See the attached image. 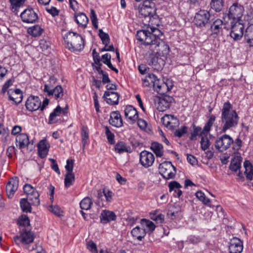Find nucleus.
Returning a JSON list of instances; mask_svg holds the SVG:
<instances>
[{
  "instance_id": "b1692460",
  "label": "nucleus",
  "mask_w": 253,
  "mask_h": 253,
  "mask_svg": "<svg viewBox=\"0 0 253 253\" xmlns=\"http://www.w3.org/2000/svg\"><path fill=\"white\" fill-rule=\"evenodd\" d=\"M162 121L170 129H174L178 124V120L173 115H166L162 118Z\"/></svg>"
},
{
  "instance_id": "37998d69",
  "label": "nucleus",
  "mask_w": 253,
  "mask_h": 253,
  "mask_svg": "<svg viewBox=\"0 0 253 253\" xmlns=\"http://www.w3.org/2000/svg\"><path fill=\"white\" fill-rule=\"evenodd\" d=\"M196 197L201 201L204 205H207L209 207H211L210 204V200L206 197L205 194L201 191H197L195 193Z\"/></svg>"
},
{
  "instance_id": "680f3d73",
  "label": "nucleus",
  "mask_w": 253,
  "mask_h": 253,
  "mask_svg": "<svg viewBox=\"0 0 253 253\" xmlns=\"http://www.w3.org/2000/svg\"><path fill=\"white\" fill-rule=\"evenodd\" d=\"M49 211L58 216H60L62 215V211L57 206H51L50 207Z\"/></svg>"
},
{
  "instance_id": "c85d7f7f",
  "label": "nucleus",
  "mask_w": 253,
  "mask_h": 253,
  "mask_svg": "<svg viewBox=\"0 0 253 253\" xmlns=\"http://www.w3.org/2000/svg\"><path fill=\"white\" fill-rule=\"evenodd\" d=\"M244 39L249 46H253V24L246 28L244 33Z\"/></svg>"
},
{
  "instance_id": "c9c22d12",
  "label": "nucleus",
  "mask_w": 253,
  "mask_h": 253,
  "mask_svg": "<svg viewBox=\"0 0 253 253\" xmlns=\"http://www.w3.org/2000/svg\"><path fill=\"white\" fill-rule=\"evenodd\" d=\"M245 169V174L247 179L251 180L253 178V166L248 160H246L244 163Z\"/></svg>"
},
{
  "instance_id": "dca6fc26",
  "label": "nucleus",
  "mask_w": 253,
  "mask_h": 253,
  "mask_svg": "<svg viewBox=\"0 0 253 253\" xmlns=\"http://www.w3.org/2000/svg\"><path fill=\"white\" fill-rule=\"evenodd\" d=\"M68 105L64 108H62L60 105H58L51 112L49 115L48 119V124H53L57 122L58 119L57 117L59 116L60 114H63L64 115H67L68 113Z\"/></svg>"
},
{
  "instance_id": "338daca9",
  "label": "nucleus",
  "mask_w": 253,
  "mask_h": 253,
  "mask_svg": "<svg viewBox=\"0 0 253 253\" xmlns=\"http://www.w3.org/2000/svg\"><path fill=\"white\" fill-rule=\"evenodd\" d=\"M187 161L188 163H189L191 165L194 166L197 164L198 161L195 157L194 156L190 155V154H187Z\"/></svg>"
},
{
  "instance_id": "2eb2a0df",
  "label": "nucleus",
  "mask_w": 253,
  "mask_h": 253,
  "mask_svg": "<svg viewBox=\"0 0 253 253\" xmlns=\"http://www.w3.org/2000/svg\"><path fill=\"white\" fill-rule=\"evenodd\" d=\"M124 112L126 119L130 124H134L138 120V112L132 106H126L124 110Z\"/></svg>"
},
{
  "instance_id": "de8ad7c7",
  "label": "nucleus",
  "mask_w": 253,
  "mask_h": 253,
  "mask_svg": "<svg viewBox=\"0 0 253 253\" xmlns=\"http://www.w3.org/2000/svg\"><path fill=\"white\" fill-rule=\"evenodd\" d=\"M215 120V116L214 115L210 116L209 119L204 126V132H210Z\"/></svg>"
},
{
  "instance_id": "7c9ffc66",
  "label": "nucleus",
  "mask_w": 253,
  "mask_h": 253,
  "mask_svg": "<svg viewBox=\"0 0 253 253\" xmlns=\"http://www.w3.org/2000/svg\"><path fill=\"white\" fill-rule=\"evenodd\" d=\"M132 237L138 241H141L146 236V232L144 228H141L139 226H136L133 228L131 231Z\"/></svg>"
},
{
  "instance_id": "052dcab7",
  "label": "nucleus",
  "mask_w": 253,
  "mask_h": 253,
  "mask_svg": "<svg viewBox=\"0 0 253 253\" xmlns=\"http://www.w3.org/2000/svg\"><path fill=\"white\" fill-rule=\"evenodd\" d=\"M74 161L72 159H68L66 161V165L65 167L67 172L73 173Z\"/></svg>"
},
{
  "instance_id": "72a5a7b5",
  "label": "nucleus",
  "mask_w": 253,
  "mask_h": 253,
  "mask_svg": "<svg viewBox=\"0 0 253 253\" xmlns=\"http://www.w3.org/2000/svg\"><path fill=\"white\" fill-rule=\"evenodd\" d=\"M75 20L77 23L82 27H85L88 21V19L84 13H79L75 15Z\"/></svg>"
},
{
  "instance_id": "f03ea898",
  "label": "nucleus",
  "mask_w": 253,
  "mask_h": 253,
  "mask_svg": "<svg viewBox=\"0 0 253 253\" xmlns=\"http://www.w3.org/2000/svg\"><path fill=\"white\" fill-rule=\"evenodd\" d=\"M221 121L223 124L221 132H225L228 129L235 127L239 122V117L229 101L225 102L221 109Z\"/></svg>"
},
{
  "instance_id": "5701e85b",
  "label": "nucleus",
  "mask_w": 253,
  "mask_h": 253,
  "mask_svg": "<svg viewBox=\"0 0 253 253\" xmlns=\"http://www.w3.org/2000/svg\"><path fill=\"white\" fill-rule=\"evenodd\" d=\"M20 238L23 243L26 244L33 242L35 236L33 232L31 231L30 228H25L21 231Z\"/></svg>"
},
{
  "instance_id": "0e129e2a",
  "label": "nucleus",
  "mask_w": 253,
  "mask_h": 253,
  "mask_svg": "<svg viewBox=\"0 0 253 253\" xmlns=\"http://www.w3.org/2000/svg\"><path fill=\"white\" fill-rule=\"evenodd\" d=\"M87 249L92 253H98L96 244L92 241L87 242Z\"/></svg>"
},
{
  "instance_id": "6e6d98bb",
  "label": "nucleus",
  "mask_w": 253,
  "mask_h": 253,
  "mask_svg": "<svg viewBox=\"0 0 253 253\" xmlns=\"http://www.w3.org/2000/svg\"><path fill=\"white\" fill-rule=\"evenodd\" d=\"M181 212V208L179 206L177 207V210L172 211L169 210L168 212V215L169 216L170 218L174 220L178 217H179Z\"/></svg>"
},
{
  "instance_id": "ddd939ff",
  "label": "nucleus",
  "mask_w": 253,
  "mask_h": 253,
  "mask_svg": "<svg viewBox=\"0 0 253 253\" xmlns=\"http://www.w3.org/2000/svg\"><path fill=\"white\" fill-rule=\"evenodd\" d=\"M139 157L140 164L145 168L151 167L155 160L154 155L147 151H142L140 153Z\"/></svg>"
},
{
  "instance_id": "09e8293b",
  "label": "nucleus",
  "mask_w": 253,
  "mask_h": 253,
  "mask_svg": "<svg viewBox=\"0 0 253 253\" xmlns=\"http://www.w3.org/2000/svg\"><path fill=\"white\" fill-rule=\"evenodd\" d=\"M141 223L142 225L146 226L148 228L150 234L153 232L156 228V226L152 221L146 219H142Z\"/></svg>"
},
{
  "instance_id": "f3484780",
  "label": "nucleus",
  "mask_w": 253,
  "mask_h": 253,
  "mask_svg": "<svg viewBox=\"0 0 253 253\" xmlns=\"http://www.w3.org/2000/svg\"><path fill=\"white\" fill-rule=\"evenodd\" d=\"M41 101L38 96H30L27 99L25 106L30 111H36L41 107Z\"/></svg>"
},
{
  "instance_id": "0eeeda50",
  "label": "nucleus",
  "mask_w": 253,
  "mask_h": 253,
  "mask_svg": "<svg viewBox=\"0 0 253 253\" xmlns=\"http://www.w3.org/2000/svg\"><path fill=\"white\" fill-rule=\"evenodd\" d=\"M14 82L15 78L13 76L4 83L1 90V92L3 94L7 92L8 99L12 101L13 104H16V85L11 88L10 87L13 85Z\"/></svg>"
},
{
  "instance_id": "7ed1b4c3",
  "label": "nucleus",
  "mask_w": 253,
  "mask_h": 253,
  "mask_svg": "<svg viewBox=\"0 0 253 253\" xmlns=\"http://www.w3.org/2000/svg\"><path fill=\"white\" fill-rule=\"evenodd\" d=\"M64 39L66 47L71 51H80L84 47V39L77 33L69 32L65 35Z\"/></svg>"
},
{
  "instance_id": "13d9d810",
  "label": "nucleus",
  "mask_w": 253,
  "mask_h": 253,
  "mask_svg": "<svg viewBox=\"0 0 253 253\" xmlns=\"http://www.w3.org/2000/svg\"><path fill=\"white\" fill-rule=\"evenodd\" d=\"M200 143L202 149L204 151L208 149L210 145V140L205 136L201 137Z\"/></svg>"
},
{
  "instance_id": "e433bc0d",
  "label": "nucleus",
  "mask_w": 253,
  "mask_h": 253,
  "mask_svg": "<svg viewBox=\"0 0 253 253\" xmlns=\"http://www.w3.org/2000/svg\"><path fill=\"white\" fill-rule=\"evenodd\" d=\"M241 157L240 156L234 157L231 161L229 169L233 171L236 172L241 167Z\"/></svg>"
},
{
  "instance_id": "6e6552de",
  "label": "nucleus",
  "mask_w": 253,
  "mask_h": 253,
  "mask_svg": "<svg viewBox=\"0 0 253 253\" xmlns=\"http://www.w3.org/2000/svg\"><path fill=\"white\" fill-rule=\"evenodd\" d=\"M174 101L173 98L169 95H164L159 97L155 100L157 109L159 111L164 112L170 107Z\"/></svg>"
},
{
  "instance_id": "4be33fe9",
  "label": "nucleus",
  "mask_w": 253,
  "mask_h": 253,
  "mask_svg": "<svg viewBox=\"0 0 253 253\" xmlns=\"http://www.w3.org/2000/svg\"><path fill=\"white\" fill-rule=\"evenodd\" d=\"M17 129H18V130H17V138H18L19 148L23 149L29 144V137L26 133H20L22 130L21 126L17 125Z\"/></svg>"
},
{
  "instance_id": "f8f14e48",
  "label": "nucleus",
  "mask_w": 253,
  "mask_h": 253,
  "mask_svg": "<svg viewBox=\"0 0 253 253\" xmlns=\"http://www.w3.org/2000/svg\"><path fill=\"white\" fill-rule=\"evenodd\" d=\"M244 11V7L238 3H234L229 8L228 17L229 19H237L238 21L242 17Z\"/></svg>"
},
{
  "instance_id": "774afa93",
  "label": "nucleus",
  "mask_w": 253,
  "mask_h": 253,
  "mask_svg": "<svg viewBox=\"0 0 253 253\" xmlns=\"http://www.w3.org/2000/svg\"><path fill=\"white\" fill-rule=\"evenodd\" d=\"M53 89V86L50 84H45L44 85L43 91L44 92H46L47 95L50 96L52 94L51 91Z\"/></svg>"
},
{
  "instance_id": "a211bd4d",
  "label": "nucleus",
  "mask_w": 253,
  "mask_h": 253,
  "mask_svg": "<svg viewBox=\"0 0 253 253\" xmlns=\"http://www.w3.org/2000/svg\"><path fill=\"white\" fill-rule=\"evenodd\" d=\"M243 249V243L239 238L234 237L230 240L228 245L229 253H241Z\"/></svg>"
},
{
  "instance_id": "9d476101",
  "label": "nucleus",
  "mask_w": 253,
  "mask_h": 253,
  "mask_svg": "<svg viewBox=\"0 0 253 253\" xmlns=\"http://www.w3.org/2000/svg\"><path fill=\"white\" fill-rule=\"evenodd\" d=\"M244 33V25L242 23L237 21L232 25L230 35L234 41L240 40Z\"/></svg>"
},
{
  "instance_id": "58836bf2",
  "label": "nucleus",
  "mask_w": 253,
  "mask_h": 253,
  "mask_svg": "<svg viewBox=\"0 0 253 253\" xmlns=\"http://www.w3.org/2000/svg\"><path fill=\"white\" fill-rule=\"evenodd\" d=\"M43 31V29L38 25L29 27L27 30L28 33L34 37L41 36Z\"/></svg>"
},
{
  "instance_id": "c03bdc74",
  "label": "nucleus",
  "mask_w": 253,
  "mask_h": 253,
  "mask_svg": "<svg viewBox=\"0 0 253 253\" xmlns=\"http://www.w3.org/2000/svg\"><path fill=\"white\" fill-rule=\"evenodd\" d=\"M80 207L82 210H88L90 209L92 202L89 197H85L80 202Z\"/></svg>"
},
{
  "instance_id": "3c124183",
  "label": "nucleus",
  "mask_w": 253,
  "mask_h": 253,
  "mask_svg": "<svg viewBox=\"0 0 253 253\" xmlns=\"http://www.w3.org/2000/svg\"><path fill=\"white\" fill-rule=\"evenodd\" d=\"M193 132L197 135L202 137L203 136H207L209 132L204 131V128L202 129L201 127L196 126L194 124L193 125Z\"/></svg>"
},
{
  "instance_id": "603ef678",
  "label": "nucleus",
  "mask_w": 253,
  "mask_h": 253,
  "mask_svg": "<svg viewBox=\"0 0 253 253\" xmlns=\"http://www.w3.org/2000/svg\"><path fill=\"white\" fill-rule=\"evenodd\" d=\"M82 141L83 143V147L84 148L85 145L87 143L88 141V133L87 132L86 127L83 126L82 128Z\"/></svg>"
},
{
  "instance_id": "5fc2aeb1",
  "label": "nucleus",
  "mask_w": 253,
  "mask_h": 253,
  "mask_svg": "<svg viewBox=\"0 0 253 253\" xmlns=\"http://www.w3.org/2000/svg\"><path fill=\"white\" fill-rule=\"evenodd\" d=\"M24 192L27 197L29 195H32L34 194L35 192H38L31 185L26 184L23 187Z\"/></svg>"
},
{
  "instance_id": "e2e57ef3",
  "label": "nucleus",
  "mask_w": 253,
  "mask_h": 253,
  "mask_svg": "<svg viewBox=\"0 0 253 253\" xmlns=\"http://www.w3.org/2000/svg\"><path fill=\"white\" fill-rule=\"evenodd\" d=\"M103 193L105 197L106 201L108 202H111L112 200V197L113 196V193L109 189L104 188L103 190Z\"/></svg>"
},
{
  "instance_id": "864d4df0",
  "label": "nucleus",
  "mask_w": 253,
  "mask_h": 253,
  "mask_svg": "<svg viewBox=\"0 0 253 253\" xmlns=\"http://www.w3.org/2000/svg\"><path fill=\"white\" fill-rule=\"evenodd\" d=\"M105 134L108 142L111 144H114L115 143L114 134L110 131L108 126H105Z\"/></svg>"
},
{
  "instance_id": "4468645a",
  "label": "nucleus",
  "mask_w": 253,
  "mask_h": 253,
  "mask_svg": "<svg viewBox=\"0 0 253 253\" xmlns=\"http://www.w3.org/2000/svg\"><path fill=\"white\" fill-rule=\"evenodd\" d=\"M155 87L154 88L159 94L165 95L166 93L171 90L173 86V83L171 81L168 80L166 82L159 80L158 84L155 83Z\"/></svg>"
},
{
  "instance_id": "39448f33",
  "label": "nucleus",
  "mask_w": 253,
  "mask_h": 253,
  "mask_svg": "<svg viewBox=\"0 0 253 253\" xmlns=\"http://www.w3.org/2000/svg\"><path fill=\"white\" fill-rule=\"evenodd\" d=\"M234 143L233 138L228 134H223L218 137L215 141V149L220 152H222L229 149Z\"/></svg>"
},
{
  "instance_id": "2f4dec72",
  "label": "nucleus",
  "mask_w": 253,
  "mask_h": 253,
  "mask_svg": "<svg viewBox=\"0 0 253 253\" xmlns=\"http://www.w3.org/2000/svg\"><path fill=\"white\" fill-rule=\"evenodd\" d=\"M161 59L153 54L150 55L148 59V63L149 65L153 66V68L156 70H161L162 67L160 64Z\"/></svg>"
},
{
  "instance_id": "ea45409f",
  "label": "nucleus",
  "mask_w": 253,
  "mask_h": 253,
  "mask_svg": "<svg viewBox=\"0 0 253 253\" xmlns=\"http://www.w3.org/2000/svg\"><path fill=\"white\" fill-rule=\"evenodd\" d=\"M75 181V174L73 173L67 172L64 178L65 187L68 188L74 184Z\"/></svg>"
},
{
  "instance_id": "bf43d9fd",
  "label": "nucleus",
  "mask_w": 253,
  "mask_h": 253,
  "mask_svg": "<svg viewBox=\"0 0 253 253\" xmlns=\"http://www.w3.org/2000/svg\"><path fill=\"white\" fill-rule=\"evenodd\" d=\"M169 187L170 192L174 190L176 192L177 190L181 187V185L177 181H173L169 184Z\"/></svg>"
},
{
  "instance_id": "1a4fd4ad",
  "label": "nucleus",
  "mask_w": 253,
  "mask_h": 253,
  "mask_svg": "<svg viewBox=\"0 0 253 253\" xmlns=\"http://www.w3.org/2000/svg\"><path fill=\"white\" fill-rule=\"evenodd\" d=\"M135 9H137L140 14L144 17H149L150 18L152 17H157L156 14V9L154 7L151 5H144L142 3L134 5Z\"/></svg>"
},
{
  "instance_id": "20e7f679",
  "label": "nucleus",
  "mask_w": 253,
  "mask_h": 253,
  "mask_svg": "<svg viewBox=\"0 0 253 253\" xmlns=\"http://www.w3.org/2000/svg\"><path fill=\"white\" fill-rule=\"evenodd\" d=\"M159 172L166 179L173 178L175 176L176 168L170 162L165 161L160 164Z\"/></svg>"
},
{
  "instance_id": "69168bd1",
  "label": "nucleus",
  "mask_w": 253,
  "mask_h": 253,
  "mask_svg": "<svg viewBox=\"0 0 253 253\" xmlns=\"http://www.w3.org/2000/svg\"><path fill=\"white\" fill-rule=\"evenodd\" d=\"M16 154V151L15 149V147L14 146H9L6 151V154L7 156L9 158H12L13 155H15Z\"/></svg>"
},
{
  "instance_id": "4d7b16f0",
  "label": "nucleus",
  "mask_w": 253,
  "mask_h": 253,
  "mask_svg": "<svg viewBox=\"0 0 253 253\" xmlns=\"http://www.w3.org/2000/svg\"><path fill=\"white\" fill-rule=\"evenodd\" d=\"M188 132V127L185 126H182L180 128L176 129L174 135L175 136L181 137Z\"/></svg>"
},
{
  "instance_id": "412c9836",
  "label": "nucleus",
  "mask_w": 253,
  "mask_h": 253,
  "mask_svg": "<svg viewBox=\"0 0 253 253\" xmlns=\"http://www.w3.org/2000/svg\"><path fill=\"white\" fill-rule=\"evenodd\" d=\"M99 217L101 223L104 224L116 220L117 216L114 212L105 210L102 211Z\"/></svg>"
},
{
  "instance_id": "423d86ee",
  "label": "nucleus",
  "mask_w": 253,
  "mask_h": 253,
  "mask_svg": "<svg viewBox=\"0 0 253 253\" xmlns=\"http://www.w3.org/2000/svg\"><path fill=\"white\" fill-rule=\"evenodd\" d=\"M211 14L209 11L205 10H200L195 14L194 19L195 24L199 27H205L208 23H211Z\"/></svg>"
},
{
  "instance_id": "f257e3e1",
  "label": "nucleus",
  "mask_w": 253,
  "mask_h": 253,
  "mask_svg": "<svg viewBox=\"0 0 253 253\" xmlns=\"http://www.w3.org/2000/svg\"><path fill=\"white\" fill-rule=\"evenodd\" d=\"M151 31L145 30H141L137 32L136 38L141 43L149 46V49L152 53H159L161 50L159 46L163 44L166 46V48H169L167 44H165L164 42L161 39L160 36H162V33L158 28H150Z\"/></svg>"
},
{
  "instance_id": "bb28decb",
  "label": "nucleus",
  "mask_w": 253,
  "mask_h": 253,
  "mask_svg": "<svg viewBox=\"0 0 253 253\" xmlns=\"http://www.w3.org/2000/svg\"><path fill=\"white\" fill-rule=\"evenodd\" d=\"M159 80L157 77L153 74H149L145 78L142 79L143 85L144 86H150L152 85L155 88V83L158 84Z\"/></svg>"
},
{
  "instance_id": "393cba45",
  "label": "nucleus",
  "mask_w": 253,
  "mask_h": 253,
  "mask_svg": "<svg viewBox=\"0 0 253 253\" xmlns=\"http://www.w3.org/2000/svg\"><path fill=\"white\" fill-rule=\"evenodd\" d=\"M49 145L46 140H42L38 144V150L39 157L41 158L46 157L48 154Z\"/></svg>"
},
{
  "instance_id": "a18cd8bd",
  "label": "nucleus",
  "mask_w": 253,
  "mask_h": 253,
  "mask_svg": "<svg viewBox=\"0 0 253 253\" xmlns=\"http://www.w3.org/2000/svg\"><path fill=\"white\" fill-rule=\"evenodd\" d=\"M51 93H52L51 95H54L55 99H58L59 98L62 97L64 94L63 90L61 85H57L52 90Z\"/></svg>"
},
{
  "instance_id": "9b49d317",
  "label": "nucleus",
  "mask_w": 253,
  "mask_h": 253,
  "mask_svg": "<svg viewBox=\"0 0 253 253\" xmlns=\"http://www.w3.org/2000/svg\"><path fill=\"white\" fill-rule=\"evenodd\" d=\"M20 17L23 22L27 23H36L39 19L38 14L32 8H28L25 9L21 13Z\"/></svg>"
},
{
  "instance_id": "a19ab883",
  "label": "nucleus",
  "mask_w": 253,
  "mask_h": 253,
  "mask_svg": "<svg viewBox=\"0 0 253 253\" xmlns=\"http://www.w3.org/2000/svg\"><path fill=\"white\" fill-rule=\"evenodd\" d=\"M223 3V0H211L210 6L216 12H219L222 9Z\"/></svg>"
},
{
  "instance_id": "c756f323",
  "label": "nucleus",
  "mask_w": 253,
  "mask_h": 253,
  "mask_svg": "<svg viewBox=\"0 0 253 253\" xmlns=\"http://www.w3.org/2000/svg\"><path fill=\"white\" fill-rule=\"evenodd\" d=\"M17 224H18L20 231H22V229L25 228H30V219L28 215L26 214H22L20 215L18 220H17Z\"/></svg>"
},
{
  "instance_id": "cd10ccee",
  "label": "nucleus",
  "mask_w": 253,
  "mask_h": 253,
  "mask_svg": "<svg viewBox=\"0 0 253 253\" xmlns=\"http://www.w3.org/2000/svg\"><path fill=\"white\" fill-rule=\"evenodd\" d=\"M114 150L119 154L125 152L130 153L132 151L130 146L123 141L118 142L115 146Z\"/></svg>"
},
{
  "instance_id": "473e14b6",
  "label": "nucleus",
  "mask_w": 253,
  "mask_h": 253,
  "mask_svg": "<svg viewBox=\"0 0 253 253\" xmlns=\"http://www.w3.org/2000/svg\"><path fill=\"white\" fill-rule=\"evenodd\" d=\"M150 148L157 157H161L163 156L164 148L162 144L153 142L151 143Z\"/></svg>"
},
{
  "instance_id": "49530a36",
  "label": "nucleus",
  "mask_w": 253,
  "mask_h": 253,
  "mask_svg": "<svg viewBox=\"0 0 253 253\" xmlns=\"http://www.w3.org/2000/svg\"><path fill=\"white\" fill-rule=\"evenodd\" d=\"M99 36L103 44L107 46L110 42V37L107 33H104L102 29L99 30Z\"/></svg>"
},
{
  "instance_id": "f704fd0d",
  "label": "nucleus",
  "mask_w": 253,
  "mask_h": 253,
  "mask_svg": "<svg viewBox=\"0 0 253 253\" xmlns=\"http://www.w3.org/2000/svg\"><path fill=\"white\" fill-rule=\"evenodd\" d=\"M15 183V178L12 177L7 183L6 186V192L9 198H11L14 196L15 192L14 189Z\"/></svg>"
},
{
  "instance_id": "6ab92c4d",
  "label": "nucleus",
  "mask_w": 253,
  "mask_h": 253,
  "mask_svg": "<svg viewBox=\"0 0 253 253\" xmlns=\"http://www.w3.org/2000/svg\"><path fill=\"white\" fill-rule=\"evenodd\" d=\"M103 98L108 104L111 105H117L119 103L120 95L116 92L106 91L104 93Z\"/></svg>"
},
{
  "instance_id": "79ce46f5",
  "label": "nucleus",
  "mask_w": 253,
  "mask_h": 253,
  "mask_svg": "<svg viewBox=\"0 0 253 253\" xmlns=\"http://www.w3.org/2000/svg\"><path fill=\"white\" fill-rule=\"evenodd\" d=\"M40 195L38 192H35L32 195H29L27 197L28 200L31 202L32 205L34 206H38L40 204V200L39 199Z\"/></svg>"
},
{
  "instance_id": "4c0bfd02",
  "label": "nucleus",
  "mask_w": 253,
  "mask_h": 253,
  "mask_svg": "<svg viewBox=\"0 0 253 253\" xmlns=\"http://www.w3.org/2000/svg\"><path fill=\"white\" fill-rule=\"evenodd\" d=\"M31 204L28 201V199L22 198L20 201V206L22 211L23 212H31L32 208Z\"/></svg>"
},
{
  "instance_id": "a878e982",
  "label": "nucleus",
  "mask_w": 253,
  "mask_h": 253,
  "mask_svg": "<svg viewBox=\"0 0 253 253\" xmlns=\"http://www.w3.org/2000/svg\"><path fill=\"white\" fill-rule=\"evenodd\" d=\"M223 21L221 19H217L213 21L210 26V31L211 35H217L222 31Z\"/></svg>"
},
{
  "instance_id": "aec40b11",
  "label": "nucleus",
  "mask_w": 253,
  "mask_h": 253,
  "mask_svg": "<svg viewBox=\"0 0 253 253\" xmlns=\"http://www.w3.org/2000/svg\"><path fill=\"white\" fill-rule=\"evenodd\" d=\"M109 124L116 127H120L123 126V123L121 115L119 111H113L110 113Z\"/></svg>"
},
{
  "instance_id": "8fccbe9b",
  "label": "nucleus",
  "mask_w": 253,
  "mask_h": 253,
  "mask_svg": "<svg viewBox=\"0 0 253 253\" xmlns=\"http://www.w3.org/2000/svg\"><path fill=\"white\" fill-rule=\"evenodd\" d=\"M50 45V43L49 42L44 40H41L40 41L39 47L42 49V51L47 53L49 52Z\"/></svg>"
}]
</instances>
